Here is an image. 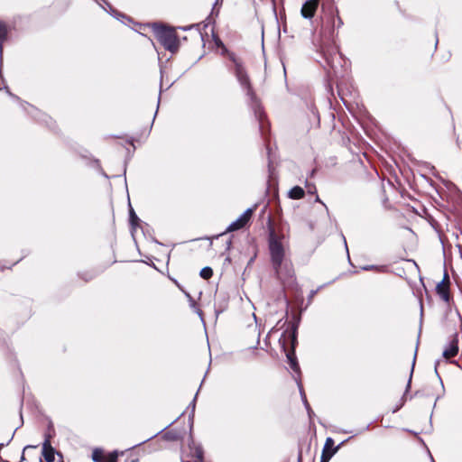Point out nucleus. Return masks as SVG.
Here are the masks:
<instances>
[{"label": "nucleus", "instance_id": "f257e3e1", "mask_svg": "<svg viewBox=\"0 0 462 462\" xmlns=\"http://www.w3.org/2000/svg\"><path fill=\"white\" fill-rule=\"evenodd\" d=\"M282 239V237H280L273 232H271L269 237V249L272 263L277 276L282 281H287L293 277L294 271L291 262L286 259V251L288 246L283 244Z\"/></svg>", "mask_w": 462, "mask_h": 462}, {"label": "nucleus", "instance_id": "f03ea898", "mask_svg": "<svg viewBox=\"0 0 462 462\" xmlns=\"http://www.w3.org/2000/svg\"><path fill=\"white\" fill-rule=\"evenodd\" d=\"M153 32L160 43L171 52H174L179 48V40L175 31L171 28L165 27L160 24L153 25Z\"/></svg>", "mask_w": 462, "mask_h": 462}, {"label": "nucleus", "instance_id": "7ed1b4c3", "mask_svg": "<svg viewBox=\"0 0 462 462\" xmlns=\"http://www.w3.org/2000/svg\"><path fill=\"white\" fill-rule=\"evenodd\" d=\"M436 291L445 302L449 301V278L447 273H444L442 281L437 284Z\"/></svg>", "mask_w": 462, "mask_h": 462}, {"label": "nucleus", "instance_id": "20e7f679", "mask_svg": "<svg viewBox=\"0 0 462 462\" xmlns=\"http://www.w3.org/2000/svg\"><path fill=\"white\" fill-rule=\"evenodd\" d=\"M253 210L248 208L236 220L233 221L227 227V231H236L243 228L250 220Z\"/></svg>", "mask_w": 462, "mask_h": 462}, {"label": "nucleus", "instance_id": "39448f33", "mask_svg": "<svg viewBox=\"0 0 462 462\" xmlns=\"http://www.w3.org/2000/svg\"><path fill=\"white\" fill-rule=\"evenodd\" d=\"M319 0H308L306 1L300 10L302 17L305 19H311L318 9Z\"/></svg>", "mask_w": 462, "mask_h": 462}, {"label": "nucleus", "instance_id": "423d86ee", "mask_svg": "<svg viewBox=\"0 0 462 462\" xmlns=\"http://www.w3.org/2000/svg\"><path fill=\"white\" fill-rule=\"evenodd\" d=\"M42 456L46 462H53L55 459V450L51 445L50 436H46L42 444Z\"/></svg>", "mask_w": 462, "mask_h": 462}, {"label": "nucleus", "instance_id": "0eeeda50", "mask_svg": "<svg viewBox=\"0 0 462 462\" xmlns=\"http://www.w3.org/2000/svg\"><path fill=\"white\" fill-rule=\"evenodd\" d=\"M236 74L237 79L239 80L241 85L247 88L248 94H250L251 88H250V85H249V79H248V76H247L245 70L240 64L236 65Z\"/></svg>", "mask_w": 462, "mask_h": 462}, {"label": "nucleus", "instance_id": "6e6552de", "mask_svg": "<svg viewBox=\"0 0 462 462\" xmlns=\"http://www.w3.org/2000/svg\"><path fill=\"white\" fill-rule=\"evenodd\" d=\"M458 352V346L457 340H452L447 347L443 351V356L446 359H449L451 357H454L457 355Z\"/></svg>", "mask_w": 462, "mask_h": 462}, {"label": "nucleus", "instance_id": "1a4fd4ad", "mask_svg": "<svg viewBox=\"0 0 462 462\" xmlns=\"http://www.w3.org/2000/svg\"><path fill=\"white\" fill-rule=\"evenodd\" d=\"M304 189L301 187L295 186L289 191V198L292 199H300L304 197Z\"/></svg>", "mask_w": 462, "mask_h": 462}, {"label": "nucleus", "instance_id": "9d476101", "mask_svg": "<svg viewBox=\"0 0 462 462\" xmlns=\"http://www.w3.org/2000/svg\"><path fill=\"white\" fill-rule=\"evenodd\" d=\"M8 33V28L4 22L0 21V56L3 51V41L5 40Z\"/></svg>", "mask_w": 462, "mask_h": 462}, {"label": "nucleus", "instance_id": "9b49d317", "mask_svg": "<svg viewBox=\"0 0 462 462\" xmlns=\"http://www.w3.org/2000/svg\"><path fill=\"white\" fill-rule=\"evenodd\" d=\"M211 37L213 42L212 48L215 49L217 51H220L221 53H224L226 51V48L223 42L220 41V39L217 38L214 33L212 34Z\"/></svg>", "mask_w": 462, "mask_h": 462}, {"label": "nucleus", "instance_id": "f8f14e48", "mask_svg": "<svg viewBox=\"0 0 462 462\" xmlns=\"http://www.w3.org/2000/svg\"><path fill=\"white\" fill-rule=\"evenodd\" d=\"M185 295L189 299L190 308L194 310V311L199 315V317L202 320V310L199 309L197 302L193 300V298L188 292H185Z\"/></svg>", "mask_w": 462, "mask_h": 462}, {"label": "nucleus", "instance_id": "ddd939ff", "mask_svg": "<svg viewBox=\"0 0 462 462\" xmlns=\"http://www.w3.org/2000/svg\"><path fill=\"white\" fill-rule=\"evenodd\" d=\"M92 459L95 462H102L103 451L99 448H96L92 453Z\"/></svg>", "mask_w": 462, "mask_h": 462}, {"label": "nucleus", "instance_id": "4468645a", "mask_svg": "<svg viewBox=\"0 0 462 462\" xmlns=\"http://www.w3.org/2000/svg\"><path fill=\"white\" fill-rule=\"evenodd\" d=\"M335 450L327 451L323 450L320 462H328L331 457L334 455Z\"/></svg>", "mask_w": 462, "mask_h": 462}, {"label": "nucleus", "instance_id": "2eb2a0df", "mask_svg": "<svg viewBox=\"0 0 462 462\" xmlns=\"http://www.w3.org/2000/svg\"><path fill=\"white\" fill-rule=\"evenodd\" d=\"M117 452L113 451L105 458L104 462H117Z\"/></svg>", "mask_w": 462, "mask_h": 462}, {"label": "nucleus", "instance_id": "dca6fc26", "mask_svg": "<svg viewBox=\"0 0 462 462\" xmlns=\"http://www.w3.org/2000/svg\"><path fill=\"white\" fill-rule=\"evenodd\" d=\"M193 457H196L195 462H202V449L199 447L195 448Z\"/></svg>", "mask_w": 462, "mask_h": 462}, {"label": "nucleus", "instance_id": "f3484780", "mask_svg": "<svg viewBox=\"0 0 462 462\" xmlns=\"http://www.w3.org/2000/svg\"><path fill=\"white\" fill-rule=\"evenodd\" d=\"M333 444H334L333 439L331 438H328L326 439V443H325L323 450L330 451Z\"/></svg>", "mask_w": 462, "mask_h": 462}, {"label": "nucleus", "instance_id": "a211bd4d", "mask_svg": "<svg viewBox=\"0 0 462 462\" xmlns=\"http://www.w3.org/2000/svg\"><path fill=\"white\" fill-rule=\"evenodd\" d=\"M287 357L290 360L291 367L295 371L298 370L299 366H298L296 360L290 355H288Z\"/></svg>", "mask_w": 462, "mask_h": 462}, {"label": "nucleus", "instance_id": "6ab92c4d", "mask_svg": "<svg viewBox=\"0 0 462 462\" xmlns=\"http://www.w3.org/2000/svg\"><path fill=\"white\" fill-rule=\"evenodd\" d=\"M213 271L209 267H204V279H208L212 276Z\"/></svg>", "mask_w": 462, "mask_h": 462}, {"label": "nucleus", "instance_id": "aec40b11", "mask_svg": "<svg viewBox=\"0 0 462 462\" xmlns=\"http://www.w3.org/2000/svg\"><path fill=\"white\" fill-rule=\"evenodd\" d=\"M130 218H131L132 224H134L135 220L138 219L137 216L135 215V213L134 212L133 209H131V211H130Z\"/></svg>", "mask_w": 462, "mask_h": 462}, {"label": "nucleus", "instance_id": "412c9836", "mask_svg": "<svg viewBox=\"0 0 462 462\" xmlns=\"http://www.w3.org/2000/svg\"><path fill=\"white\" fill-rule=\"evenodd\" d=\"M307 187L309 188V190H308V191H309L310 193H313V192H314V191H313V189H315V187H311V186H310V185H309V184H307Z\"/></svg>", "mask_w": 462, "mask_h": 462}, {"label": "nucleus", "instance_id": "4be33fe9", "mask_svg": "<svg viewBox=\"0 0 462 462\" xmlns=\"http://www.w3.org/2000/svg\"><path fill=\"white\" fill-rule=\"evenodd\" d=\"M219 2L221 3V2H222V0H216V2H215V5H218V4H219Z\"/></svg>", "mask_w": 462, "mask_h": 462}, {"label": "nucleus", "instance_id": "5701e85b", "mask_svg": "<svg viewBox=\"0 0 462 462\" xmlns=\"http://www.w3.org/2000/svg\"><path fill=\"white\" fill-rule=\"evenodd\" d=\"M316 201L321 202L319 197L316 198Z\"/></svg>", "mask_w": 462, "mask_h": 462}, {"label": "nucleus", "instance_id": "b1692460", "mask_svg": "<svg viewBox=\"0 0 462 462\" xmlns=\"http://www.w3.org/2000/svg\"><path fill=\"white\" fill-rule=\"evenodd\" d=\"M199 276L202 277V269L199 271Z\"/></svg>", "mask_w": 462, "mask_h": 462}]
</instances>
